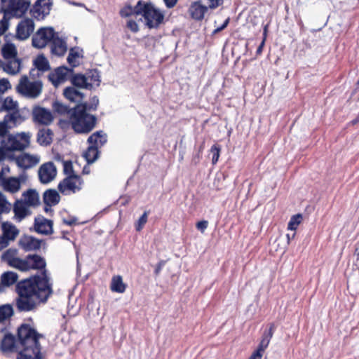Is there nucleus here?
Returning a JSON list of instances; mask_svg holds the SVG:
<instances>
[{
	"mask_svg": "<svg viewBox=\"0 0 359 359\" xmlns=\"http://www.w3.org/2000/svg\"><path fill=\"white\" fill-rule=\"evenodd\" d=\"M208 11V7L201 4L200 1L193 2L189 8V14L194 20H202L205 13Z\"/></svg>",
	"mask_w": 359,
	"mask_h": 359,
	"instance_id": "obj_25",
	"label": "nucleus"
},
{
	"mask_svg": "<svg viewBox=\"0 0 359 359\" xmlns=\"http://www.w3.org/2000/svg\"><path fill=\"white\" fill-rule=\"evenodd\" d=\"M136 12L144 18L145 25L150 29L157 28L163 22V12L151 3L139 1L136 4Z\"/></svg>",
	"mask_w": 359,
	"mask_h": 359,
	"instance_id": "obj_4",
	"label": "nucleus"
},
{
	"mask_svg": "<svg viewBox=\"0 0 359 359\" xmlns=\"http://www.w3.org/2000/svg\"><path fill=\"white\" fill-rule=\"evenodd\" d=\"M1 348L4 352H18L22 351L19 340L16 341L11 334H5L1 342Z\"/></svg>",
	"mask_w": 359,
	"mask_h": 359,
	"instance_id": "obj_17",
	"label": "nucleus"
},
{
	"mask_svg": "<svg viewBox=\"0 0 359 359\" xmlns=\"http://www.w3.org/2000/svg\"><path fill=\"white\" fill-rule=\"evenodd\" d=\"M53 133L49 128H42L37 133V142L41 146H48L53 141Z\"/></svg>",
	"mask_w": 359,
	"mask_h": 359,
	"instance_id": "obj_30",
	"label": "nucleus"
},
{
	"mask_svg": "<svg viewBox=\"0 0 359 359\" xmlns=\"http://www.w3.org/2000/svg\"><path fill=\"white\" fill-rule=\"evenodd\" d=\"M229 23V19H226L224 22L223 23L222 25H221V27H217L215 30V32H220L221 30L224 29L228 25Z\"/></svg>",
	"mask_w": 359,
	"mask_h": 359,
	"instance_id": "obj_60",
	"label": "nucleus"
},
{
	"mask_svg": "<svg viewBox=\"0 0 359 359\" xmlns=\"http://www.w3.org/2000/svg\"><path fill=\"white\" fill-rule=\"evenodd\" d=\"M1 186L4 191L15 194L20 191L21 188V180L18 177H7L1 181Z\"/></svg>",
	"mask_w": 359,
	"mask_h": 359,
	"instance_id": "obj_24",
	"label": "nucleus"
},
{
	"mask_svg": "<svg viewBox=\"0 0 359 359\" xmlns=\"http://www.w3.org/2000/svg\"><path fill=\"white\" fill-rule=\"evenodd\" d=\"M18 256V250L15 249L10 248L3 252L1 257L4 262L6 263L11 266Z\"/></svg>",
	"mask_w": 359,
	"mask_h": 359,
	"instance_id": "obj_38",
	"label": "nucleus"
},
{
	"mask_svg": "<svg viewBox=\"0 0 359 359\" xmlns=\"http://www.w3.org/2000/svg\"><path fill=\"white\" fill-rule=\"evenodd\" d=\"M38 175L41 183L48 184L56 177L57 168L52 162L45 163L40 166Z\"/></svg>",
	"mask_w": 359,
	"mask_h": 359,
	"instance_id": "obj_12",
	"label": "nucleus"
},
{
	"mask_svg": "<svg viewBox=\"0 0 359 359\" xmlns=\"http://www.w3.org/2000/svg\"><path fill=\"white\" fill-rule=\"evenodd\" d=\"M99 103V100L97 97H93L91 99L90 103H83L82 104H86L87 105V111L90 110H94L97 108Z\"/></svg>",
	"mask_w": 359,
	"mask_h": 359,
	"instance_id": "obj_53",
	"label": "nucleus"
},
{
	"mask_svg": "<svg viewBox=\"0 0 359 359\" xmlns=\"http://www.w3.org/2000/svg\"><path fill=\"white\" fill-rule=\"evenodd\" d=\"M33 121L40 125L48 126L53 121L51 111L41 107H34L32 109Z\"/></svg>",
	"mask_w": 359,
	"mask_h": 359,
	"instance_id": "obj_14",
	"label": "nucleus"
},
{
	"mask_svg": "<svg viewBox=\"0 0 359 359\" xmlns=\"http://www.w3.org/2000/svg\"><path fill=\"white\" fill-rule=\"evenodd\" d=\"M13 314V309L11 305L6 304L0 306V322L9 319Z\"/></svg>",
	"mask_w": 359,
	"mask_h": 359,
	"instance_id": "obj_41",
	"label": "nucleus"
},
{
	"mask_svg": "<svg viewBox=\"0 0 359 359\" xmlns=\"http://www.w3.org/2000/svg\"><path fill=\"white\" fill-rule=\"evenodd\" d=\"M110 289L111 291L123 293L126 289V285L123 283V278L118 275L114 276L111 278Z\"/></svg>",
	"mask_w": 359,
	"mask_h": 359,
	"instance_id": "obj_35",
	"label": "nucleus"
},
{
	"mask_svg": "<svg viewBox=\"0 0 359 359\" xmlns=\"http://www.w3.org/2000/svg\"><path fill=\"white\" fill-rule=\"evenodd\" d=\"M249 359H259V355L257 353H252Z\"/></svg>",
	"mask_w": 359,
	"mask_h": 359,
	"instance_id": "obj_64",
	"label": "nucleus"
},
{
	"mask_svg": "<svg viewBox=\"0 0 359 359\" xmlns=\"http://www.w3.org/2000/svg\"><path fill=\"white\" fill-rule=\"evenodd\" d=\"M273 335V326L271 325L269 330V332L268 334H265L263 336L262 339L260 341V344L258 346V348L253 353H257L259 355V359L262 357V353L265 351V349L268 347L271 338Z\"/></svg>",
	"mask_w": 359,
	"mask_h": 359,
	"instance_id": "obj_36",
	"label": "nucleus"
},
{
	"mask_svg": "<svg viewBox=\"0 0 359 359\" xmlns=\"http://www.w3.org/2000/svg\"><path fill=\"white\" fill-rule=\"evenodd\" d=\"M83 180L78 175L68 176L58 184L60 191L65 195H69L80 191Z\"/></svg>",
	"mask_w": 359,
	"mask_h": 359,
	"instance_id": "obj_10",
	"label": "nucleus"
},
{
	"mask_svg": "<svg viewBox=\"0 0 359 359\" xmlns=\"http://www.w3.org/2000/svg\"><path fill=\"white\" fill-rule=\"evenodd\" d=\"M120 14L122 17H128L132 15L136 17L140 16V14H137L136 12V6L135 7H132L131 6H125L121 10Z\"/></svg>",
	"mask_w": 359,
	"mask_h": 359,
	"instance_id": "obj_46",
	"label": "nucleus"
},
{
	"mask_svg": "<svg viewBox=\"0 0 359 359\" xmlns=\"http://www.w3.org/2000/svg\"><path fill=\"white\" fill-rule=\"evenodd\" d=\"M34 65L36 68L42 72L47 71L50 68L48 60L43 55H39L34 59Z\"/></svg>",
	"mask_w": 359,
	"mask_h": 359,
	"instance_id": "obj_39",
	"label": "nucleus"
},
{
	"mask_svg": "<svg viewBox=\"0 0 359 359\" xmlns=\"http://www.w3.org/2000/svg\"><path fill=\"white\" fill-rule=\"evenodd\" d=\"M46 266L45 260L39 255H29L25 259L18 256L11 266L22 271H27L30 269H41Z\"/></svg>",
	"mask_w": 359,
	"mask_h": 359,
	"instance_id": "obj_7",
	"label": "nucleus"
},
{
	"mask_svg": "<svg viewBox=\"0 0 359 359\" xmlns=\"http://www.w3.org/2000/svg\"><path fill=\"white\" fill-rule=\"evenodd\" d=\"M32 137L29 131L8 134L0 140V144L6 151H21L30 147Z\"/></svg>",
	"mask_w": 359,
	"mask_h": 359,
	"instance_id": "obj_5",
	"label": "nucleus"
},
{
	"mask_svg": "<svg viewBox=\"0 0 359 359\" xmlns=\"http://www.w3.org/2000/svg\"><path fill=\"white\" fill-rule=\"evenodd\" d=\"M10 88H11V85L8 79H0V95L4 94Z\"/></svg>",
	"mask_w": 359,
	"mask_h": 359,
	"instance_id": "obj_50",
	"label": "nucleus"
},
{
	"mask_svg": "<svg viewBox=\"0 0 359 359\" xmlns=\"http://www.w3.org/2000/svg\"><path fill=\"white\" fill-rule=\"evenodd\" d=\"M70 71L66 67H57L49 74L48 79L55 87H58L68 79Z\"/></svg>",
	"mask_w": 359,
	"mask_h": 359,
	"instance_id": "obj_16",
	"label": "nucleus"
},
{
	"mask_svg": "<svg viewBox=\"0 0 359 359\" xmlns=\"http://www.w3.org/2000/svg\"><path fill=\"white\" fill-rule=\"evenodd\" d=\"M43 198L45 204L48 206L55 205L60 201V196L58 192L55 189H48L43 194Z\"/></svg>",
	"mask_w": 359,
	"mask_h": 359,
	"instance_id": "obj_32",
	"label": "nucleus"
},
{
	"mask_svg": "<svg viewBox=\"0 0 359 359\" xmlns=\"http://www.w3.org/2000/svg\"><path fill=\"white\" fill-rule=\"evenodd\" d=\"M22 351L17 359H41L39 339L41 337L36 330L28 325H22L18 332Z\"/></svg>",
	"mask_w": 359,
	"mask_h": 359,
	"instance_id": "obj_2",
	"label": "nucleus"
},
{
	"mask_svg": "<svg viewBox=\"0 0 359 359\" xmlns=\"http://www.w3.org/2000/svg\"><path fill=\"white\" fill-rule=\"evenodd\" d=\"M210 152L212 154V164H215L218 161L219 157L220 147L215 144L211 147Z\"/></svg>",
	"mask_w": 359,
	"mask_h": 359,
	"instance_id": "obj_49",
	"label": "nucleus"
},
{
	"mask_svg": "<svg viewBox=\"0 0 359 359\" xmlns=\"http://www.w3.org/2000/svg\"><path fill=\"white\" fill-rule=\"evenodd\" d=\"M1 53L2 57L5 60L18 57L17 46L15 43L12 40L8 39L7 36L6 37L5 41L1 46Z\"/></svg>",
	"mask_w": 359,
	"mask_h": 359,
	"instance_id": "obj_21",
	"label": "nucleus"
},
{
	"mask_svg": "<svg viewBox=\"0 0 359 359\" xmlns=\"http://www.w3.org/2000/svg\"><path fill=\"white\" fill-rule=\"evenodd\" d=\"M207 1H208V4L209 5V8H215L218 7L219 6H220L223 2V0H207Z\"/></svg>",
	"mask_w": 359,
	"mask_h": 359,
	"instance_id": "obj_56",
	"label": "nucleus"
},
{
	"mask_svg": "<svg viewBox=\"0 0 359 359\" xmlns=\"http://www.w3.org/2000/svg\"><path fill=\"white\" fill-rule=\"evenodd\" d=\"M98 156V151L96 147L90 145L87 151L83 154V157L88 163H93Z\"/></svg>",
	"mask_w": 359,
	"mask_h": 359,
	"instance_id": "obj_40",
	"label": "nucleus"
},
{
	"mask_svg": "<svg viewBox=\"0 0 359 359\" xmlns=\"http://www.w3.org/2000/svg\"><path fill=\"white\" fill-rule=\"evenodd\" d=\"M51 285L46 273L42 276H34L19 283L17 286L19 294L17 300L18 309L31 311L41 302L46 301L53 292Z\"/></svg>",
	"mask_w": 359,
	"mask_h": 359,
	"instance_id": "obj_1",
	"label": "nucleus"
},
{
	"mask_svg": "<svg viewBox=\"0 0 359 359\" xmlns=\"http://www.w3.org/2000/svg\"><path fill=\"white\" fill-rule=\"evenodd\" d=\"M6 4L2 6V10L9 18L22 17L30 6L29 1L27 0H8Z\"/></svg>",
	"mask_w": 359,
	"mask_h": 359,
	"instance_id": "obj_8",
	"label": "nucleus"
},
{
	"mask_svg": "<svg viewBox=\"0 0 359 359\" xmlns=\"http://www.w3.org/2000/svg\"><path fill=\"white\" fill-rule=\"evenodd\" d=\"M302 216L301 214L293 215L288 223L287 229L291 231H295L301 224Z\"/></svg>",
	"mask_w": 359,
	"mask_h": 359,
	"instance_id": "obj_45",
	"label": "nucleus"
},
{
	"mask_svg": "<svg viewBox=\"0 0 359 359\" xmlns=\"http://www.w3.org/2000/svg\"><path fill=\"white\" fill-rule=\"evenodd\" d=\"M208 226V222L206 220L200 221L196 224V228L203 233Z\"/></svg>",
	"mask_w": 359,
	"mask_h": 359,
	"instance_id": "obj_55",
	"label": "nucleus"
},
{
	"mask_svg": "<svg viewBox=\"0 0 359 359\" xmlns=\"http://www.w3.org/2000/svg\"><path fill=\"white\" fill-rule=\"evenodd\" d=\"M8 62L4 67V70L8 74L16 75L21 69V60L20 58L7 60Z\"/></svg>",
	"mask_w": 359,
	"mask_h": 359,
	"instance_id": "obj_28",
	"label": "nucleus"
},
{
	"mask_svg": "<svg viewBox=\"0 0 359 359\" xmlns=\"http://www.w3.org/2000/svg\"><path fill=\"white\" fill-rule=\"evenodd\" d=\"M19 108L18 102L13 100V97L8 96L2 100L0 105V111L9 114L18 109Z\"/></svg>",
	"mask_w": 359,
	"mask_h": 359,
	"instance_id": "obj_29",
	"label": "nucleus"
},
{
	"mask_svg": "<svg viewBox=\"0 0 359 359\" xmlns=\"http://www.w3.org/2000/svg\"><path fill=\"white\" fill-rule=\"evenodd\" d=\"M34 229L41 234H51L53 231V222L43 216H38L35 218Z\"/></svg>",
	"mask_w": 359,
	"mask_h": 359,
	"instance_id": "obj_19",
	"label": "nucleus"
},
{
	"mask_svg": "<svg viewBox=\"0 0 359 359\" xmlns=\"http://www.w3.org/2000/svg\"><path fill=\"white\" fill-rule=\"evenodd\" d=\"M11 128L10 126L6 123L4 119L0 121V140L7 137L9 129Z\"/></svg>",
	"mask_w": 359,
	"mask_h": 359,
	"instance_id": "obj_47",
	"label": "nucleus"
},
{
	"mask_svg": "<svg viewBox=\"0 0 359 359\" xmlns=\"http://www.w3.org/2000/svg\"><path fill=\"white\" fill-rule=\"evenodd\" d=\"M12 209L11 203L6 197L0 192V214L8 213Z\"/></svg>",
	"mask_w": 359,
	"mask_h": 359,
	"instance_id": "obj_44",
	"label": "nucleus"
},
{
	"mask_svg": "<svg viewBox=\"0 0 359 359\" xmlns=\"http://www.w3.org/2000/svg\"><path fill=\"white\" fill-rule=\"evenodd\" d=\"M294 236H295V233H293L292 235H290L289 233L286 235L287 244L290 243V240L293 239L294 238Z\"/></svg>",
	"mask_w": 359,
	"mask_h": 359,
	"instance_id": "obj_63",
	"label": "nucleus"
},
{
	"mask_svg": "<svg viewBox=\"0 0 359 359\" xmlns=\"http://www.w3.org/2000/svg\"><path fill=\"white\" fill-rule=\"evenodd\" d=\"M20 200L25 202L29 207H35L40 203L39 193L32 189L24 191L22 195V198Z\"/></svg>",
	"mask_w": 359,
	"mask_h": 359,
	"instance_id": "obj_26",
	"label": "nucleus"
},
{
	"mask_svg": "<svg viewBox=\"0 0 359 359\" xmlns=\"http://www.w3.org/2000/svg\"><path fill=\"white\" fill-rule=\"evenodd\" d=\"M163 1L167 8H171L176 5L177 0H163Z\"/></svg>",
	"mask_w": 359,
	"mask_h": 359,
	"instance_id": "obj_59",
	"label": "nucleus"
},
{
	"mask_svg": "<svg viewBox=\"0 0 359 359\" xmlns=\"http://www.w3.org/2000/svg\"><path fill=\"white\" fill-rule=\"evenodd\" d=\"M86 78L88 79V85L89 89L100 86V76L97 70L93 69L89 71L86 74Z\"/></svg>",
	"mask_w": 359,
	"mask_h": 359,
	"instance_id": "obj_37",
	"label": "nucleus"
},
{
	"mask_svg": "<svg viewBox=\"0 0 359 359\" xmlns=\"http://www.w3.org/2000/svg\"><path fill=\"white\" fill-rule=\"evenodd\" d=\"M128 27L133 32H137L139 30L138 25L133 20L128 22Z\"/></svg>",
	"mask_w": 359,
	"mask_h": 359,
	"instance_id": "obj_57",
	"label": "nucleus"
},
{
	"mask_svg": "<svg viewBox=\"0 0 359 359\" xmlns=\"http://www.w3.org/2000/svg\"><path fill=\"white\" fill-rule=\"evenodd\" d=\"M83 58V50L76 47L69 50V55L67 57L68 63L72 67H77Z\"/></svg>",
	"mask_w": 359,
	"mask_h": 359,
	"instance_id": "obj_31",
	"label": "nucleus"
},
{
	"mask_svg": "<svg viewBox=\"0 0 359 359\" xmlns=\"http://www.w3.org/2000/svg\"><path fill=\"white\" fill-rule=\"evenodd\" d=\"M54 109L60 114H64L67 111V107L60 102H55L53 104Z\"/></svg>",
	"mask_w": 359,
	"mask_h": 359,
	"instance_id": "obj_54",
	"label": "nucleus"
},
{
	"mask_svg": "<svg viewBox=\"0 0 359 359\" xmlns=\"http://www.w3.org/2000/svg\"><path fill=\"white\" fill-rule=\"evenodd\" d=\"M6 151L3 147H0V161H3L5 158V152Z\"/></svg>",
	"mask_w": 359,
	"mask_h": 359,
	"instance_id": "obj_62",
	"label": "nucleus"
},
{
	"mask_svg": "<svg viewBox=\"0 0 359 359\" xmlns=\"http://www.w3.org/2000/svg\"><path fill=\"white\" fill-rule=\"evenodd\" d=\"M9 244L10 243L3 236H0V251L8 246Z\"/></svg>",
	"mask_w": 359,
	"mask_h": 359,
	"instance_id": "obj_58",
	"label": "nucleus"
},
{
	"mask_svg": "<svg viewBox=\"0 0 359 359\" xmlns=\"http://www.w3.org/2000/svg\"><path fill=\"white\" fill-rule=\"evenodd\" d=\"M56 35L52 27H41L33 36L32 45L35 48H43L49 42L52 43Z\"/></svg>",
	"mask_w": 359,
	"mask_h": 359,
	"instance_id": "obj_9",
	"label": "nucleus"
},
{
	"mask_svg": "<svg viewBox=\"0 0 359 359\" xmlns=\"http://www.w3.org/2000/svg\"><path fill=\"white\" fill-rule=\"evenodd\" d=\"M4 119L10 126V128H13L21 125L27 119V116L19 108L13 112L6 114Z\"/></svg>",
	"mask_w": 359,
	"mask_h": 359,
	"instance_id": "obj_20",
	"label": "nucleus"
},
{
	"mask_svg": "<svg viewBox=\"0 0 359 359\" xmlns=\"http://www.w3.org/2000/svg\"><path fill=\"white\" fill-rule=\"evenodd\" d=\"M147 213L145 212L138 219V221L136 224V226H135L136 230L140 231L143 228V226L147 223Z\"/></svg>",
	"mask_w": 359,
	"mask_h": 359,
	"instance_id": "obj_51",
	"label": "nucleus"
},
{
	"mask_svg": "<svg viewBox=\"0 0 359 359\" xmlns=\"http://www.w3.org/2000/svg\"><path fill=\"white\" fill-rule=\"evenodd\" d=\"M64 172L68 176H73V165L71 161H64L63 163Z\"/></svg>",
	"mask_w": 359,
	"mask_h": 359,
	"instance_id": "obj_52",
	"label": "nucleus"
},
{
	"mask_svg": "<svg viewBox=\"0 0 359 359\" xmlns=\"http://www.w3.org/2000/svg\"><path fill=\"white\" fill-rule=\"evenodd\" d=\"M72 83L74 86L81 88H89L88 85V79L86 75L77 74L72 79Z\"/></svg>",
	"mask_w": 359,
	"mask_h": 359,
	"instance_id": "obj_42",
	"label": "nucleus"
},
{
	"mask_svg": "<svg viewBox=\"0 0 359 359\" xmlns=\"http://www.w3.org/2000/svg\"><path fill=\"white\" fill-rule=\"evenodd\" d=\"M42 83L39 81H31L27 76H22L16 86V91L20 95L31 99L38 97L42 91Z\"/></svg>",
	"mask_w": 359,
	"mask_h": 359,
	"instance_id": "obj_6",
	"label": "nucleus"
},
{
	"mask_svg": "<svg viewBox=\"0 0 359 359\" xmlns=\"http://www.w3.org/2000/svg\"><path fill=\"white\" fill-rule=\"evenodd\" d=\"M69 121L77 133H88L95 126V117L87 112L86 104H78L74 108Z\"/></svg>",
	"mask_w": 359,
	"mask_h": 359,
	"instance_id": "obj_3",
	"label": "nucleus"
},
{
	"mask_svg": "<svg viewBox=\"0 0 359 359\" xmlns=\"http://www.w3.org/2000/svg\"><path fill=\"white\" fill-rule=\"evenodd\" d=\"M9 17L4 13V18L0 20V36L4 34L9 27Z\"/></svg>",
	"mask_w": 359,
	"mask_h": 359,
	"instance_id": "obj_48",
	"label": "nucleus"
},
{
	"mask_svg": "<svg viewBox=\"0 0 359 359\" xmlns=\"http://www.w3.org/2000/svg\"><path fill=\"white\" fill-rule=\"evenodd\" d=\"M65 97L73 102H79L83 97V93L75 87H67L64 90Z\"/></svg>",
	"mask_w": 359,
	"mask_h": 359,
	"instance_id": "obj_33",
	"label": "nucleus"
},
{
	"mask_svg": "<svg viewBox=\"0 0 359 359\" xmlns=\"http://www.w3.org/2000/svg\"><path fill=\"white\" fill-rule=\"evenodd\" d=\"M18 280V275L11 271L4 273L1 276V282L5 285L14 284Z\"/></svg>",
	"mask_w": 359,
	"mask_h": 359,
	"instance_id": "obj_43",
	"label": "nucleus"
},
{
	"mask_svg": "<svg viewBox=\"0 0 359 359\" xmlns=\"http://www.w3.org/2000/svg\"><path fill=\"white\" fill-rule=\"evenodd\" d=\"M41 241L32 236L24 235L19 240V245L25 251L36 250L41 248Z\"/></svg>",
	"mask_w": 359,
	"mask_h": 359,
	"instance_id": "obj_22",
	"label": "nucleus"
},
{
	"mask_svg": "<svg viewBox=\"0 0 359 359\" xmlns=\"http://www.w3.org/2000/svg\"><path fill=\"white\" fill-rule=\"evenodd\" d=\"M229 23V19H226L224 22L223 23L222 25H221V27H217L215 30V32H220L221 30L224 29L228 25Z\"/></svg>",
	"mask_w": 359,
	"mask_h": 359,
	"instance_id": "obj_61",
	"label": "nucleus"
},
{
	"mask_svg": "<svg viewBox=\"0 0 359 359\" xmlns=\"http://www.w3.org/2000/svg\"><path fill=\"white\" fill-rule=\"evenodd\" d=\"M34 22L30 18L22 20L16 27V39L24 41L27 39L32 34L34 29Z\"/></svg>",
	"mask_w": 359,
	"mask_h": 359,
	"instance_id": "obj_13",
	"label": "nucleus"
},
{
	"mask_svg": "<svg viewBox=\"0 0 359 359\" xmlns=\"http://www.w3.org/2000/svg\"><path fill=\"white\" fill-rule=\"evenodd\" d=\"M88 142L91 146L96 147L97 149L107 142V136L102 131L96 132L88 137Z\"/></svg>",
	"mask_w": 359,
	"mask_h": 359,
	"instance_id": "obj_34",
	"label": "nucleus"
},
{
	"mask_svg": "<svg viewBox=\"0 0 359 359\" xmlns=\"http://www.w3.org/2000/svg\"><path fill=\"white\" fill-rule=\"evenodd\" d=\"M41 156L38 154H31L24 152L18 155L15 158L16 164L18 167L27 170L30 169L39 163Z\"/></svg>",
	"mask_w": 359,
	"mask_h": 359,
	"instance_id": "obj_11",
	"label": "nucleus"
},
{
	"mask_svg": "<svg viewBox=\"0 0 359 359\" xmlns=\"http://www.w3.org/2000/svg\"><path fill=\"white\" fill-rule=\"evenodd\" d=\"M51 6L50 0H37L30 10V13L34 18L43 20L49 15Z\"/></svg>",
	"mask_w": 359,
	"mask_h": 359,
	"instance_id": "obj_15",
	"label": "nucleus"
},
{
	"mask_svg": "<svg viewBox=\"0 0 359 359\" xmlns=\"http://www.w3.org/2000/svg\"><path fill=\"white\" fill-rule=\"evenodd\" d=\"M30 207L22 201L16 200L13 206L14 219L18 222L22 221L25 217L31 215Z\"/></svg>",
	"mask_w": 359,
	"mask_h": 359,
	"instance_id": "obj_18",
	"label": "nucleus"
},
{
	"mask_svg": "<svg viewBox=\"0 0 359 359\" xmlns=\"http://www.w3.org/2000/svg\"><path fill=\"white\" fill-rule=\"evenodd\" d=\"M2 236L9 243L14 241L20 233L19 229L10 222H4L1 224Z\"/></svg>",
	"mask_w": 359,
	"mask_h": 359,
	"instance_id": "obj_23",
	"label": "nucleus"
},
{
	"mask_svg": "<svg viewBox=\"0 0 359 359\" xmlns=\"http://www.w3.org/2000/svg\"><path fill=\"white\" fill-rule=\"evenodd\" d=\"M67 50L66 42L56 35L51 43V52L57 56L63 55Z\"/></svg>",
	"mask_w": 359,
	"mask_h": 359,
	"instance_id": "obj_27",
	"label": "nucleus"
}]
</instances>
